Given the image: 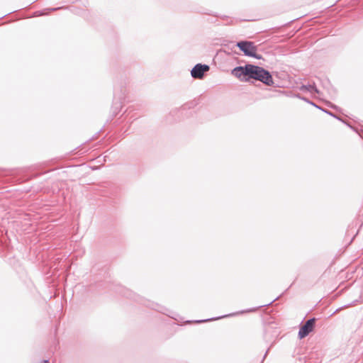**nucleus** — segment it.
I'll use <instances>...</instances> for the list:
<instances>
[{"instance_id": "nucleus-1", "label": "nucleus", "mask_w": 363, "mask_h": 363, "mask_svg": "<svg viewBox=\"0 0 363 363\" xmlns=\"http://www.w3.org/2000/svg\"><path fill=\"white\" fill-rule=\"evenodd\" d=\"M231 74L242 82L253 79L268 86H274V84L269 71L257 65L247 64L245 66H238L232 69Z\"/></svg>"}, {"instance_id": "nucleus-2", "label": "nucleus", "mask_w": 363, "mask_h": 363, "mask_svg": "<svg viewBox=\"0 0 363 363\" xmlns=\"http://www.w3.org/2000/svg\"><path fill=\"white\" fill-rule=\"evenodd\" d=\"M236 46L244 52L245 55L257 60L262 59V55L257 53V47L254 43L248 40H241L237 43Z\"/></svg>"}, {"instance_id": "nucleus-3", "label": "nucleus", "mask_w": 363, "mask_h": 363, "mask_svg": "<svg viewBox=\"0 0 363 363\" xmlns=\"http://www.w3.org/2000/svg\"><path fill=\"white\" fill-rule=\"evenodd\" d=\"M316 319L315 318H311L308 320H307L303 325H301L299 328L298 331V338L303 339L308 336L311 332L313 331V330L315 328Z\"/></svg>"}, {"instance_id": "nucleus-4", "label": "nucleus", "mask_w": 363, "mask_h": 363, "mask_svg": "<svg viewBox=\"0 0 363 363\" xmlns=\"http://www.w3.org/2000/svg\"><path fill=\"white\" fill-rule=\"evenodd\" d=\"M209 69L208 65L198 63L191 69V75L194 79H201L203 78L205 72H208Z\"/></svg>"}, {"instance_id": "nucleus-5", "label": "nucleus", "mask_w": 363, "mask_h": 363, "mask_svg": "<svg viewBox=\"0 0 363 363\" xmlns=\"http://www.w3.org/2000/svg\"><path fill=\"white\" fill-rule=\"evenodd\" d=\"M279 298V297L274 298V300H272V301L269 302L268 303H265L264 305H261L259 306H257V307H255V308H249V309H247L245 311H240V312H237L235 313H234V315H238V314H242L244 313H251V312H255L258 310V308H262V307H264V306H270L273 302H274L276 300H277ZM230 315H229L228 316H230ZM231 315H233V314H232Z\"/></svg>"}, {"instance_id": "nucleus-6", "label": "nucleus", "mask_w": 363, "mask_h": 363, "mask_svg": "<svg viewBox=\"0 0 363 363\" xmlns=\"http://www.w3.org/2000/svg\"><path fill=\"white\" fill-rule=\"evenodd\" d=\"M300 89L302 91H308L309 92L319 93V91L314 83L313 84L302 85Z\"/></svg>"}, {"instance_id": "nucleus-7", "label": "nucleus", "mask_w": 363, "mask_h": 363, "mask_svg": "<svg viewBox=\"0 0 363 363\" xmlns=\"http://www.w3.org/2000/svg\"><path fill=\"white\" fill-rule=\"evenodd\" d=\"M296 97H298V99H301V100H303V101H306V103H308V104H311L312 106H313L316 107L317 108H320V106H318V105H316L315 103H313V101H310L308 99H307V98H306V97H304V96H301V95L297 94V95H296Z\"/></svg>"}, {"instance_id": "nucleus-8", "label": "nucleus", "mask_w": 363, "mask_h": 363, "mask_svg": "<svg viewBox=\"0 0 363 363\" xmlns=\"http://www.w3.org/2000/svg\"><path fill=\"white\" fill-rule=\"evenodd\" d=\"M319 109H320V110H321V111H323V112H325V113H327V114H328V115H330V116H333V117H334V118H337V120H340V121L341 120L339 117H337L336 115H335L333 112H331V111H328V110H327V109L323 108H321V107H320V108H319Z\"/></svg>"}, {"instance_id": "nucleus-9", "label": "nucleus", "mask_w": 363, "mask_h": 363, "mask_svg": "<svg viewBox=\"0 0 363 363\" xmlns=\"http://www.w3.org/2000/svg\"><path fill=\"white\" fill-rule=\"evenodd\" d=\"M218 318H209V319H206V320H195V323H201L208 322V321H210V320H217Z\"/></svg>"}, {"instance_id": "nucleus-10", "label": "nucleus", "mask_w": 363, "mask_h": 363, "mask_svg": "<svg viewBox=\"0 0 363 363\" xmlns=\"http://www.w3.org/2000/svg\"><path fill=\"white\" fill-rule=\"evenodd\" d=\"M121 107V103H117L116 102L115 103V108H116V111H114V113L116 114H117V113L118 112V110H119V108Z\"/></svg>"}, {"instance_id": "nucleus-11", "label": "nucleus", "mask_w": 363, "mask_h": 363, "mask_svg": "<svg viewBox=\"0 0 363 363\" xmlns=\"http://www.w3.org/2000/svg\"><path fill=\"white\" fill-rule=\"evenodd\" d=\"M62 9H64V7L51 8V9H47V10L49 11H57V10Z\"/></svg>"}, {"instance_id": "nucleus-12", "label": "nucleus", "mask_w": 363, "mask_h": 363, "mask_svg": "<svg viewBox=\"0 0 363 363\" xmlns=\"http://www.w3.org/2000/svg\"><path fill=\"white\" fill-rule=\"evenodd\" d=\"M328 106L333 109H337V106L335 104H331L330 102L328 103Z\"/></svg>"}, {"instance_id": "nucleus-13", "label": "nucleus", "mask_w": 363, "mask_h": 363, "mask_svg": "<svg viewBox=\"0 0 363 363\" xmlns=\"http://www.w3.org/2000/svg\"><path fill=\"white\" fill-rule=\"evenodd\" d=\"M154 308L155 310H156V311H158L161 312V313H164V312L162 311V307L158 306L157 305L156 306V308Z\"/></svg>"}, {"instance_id": "nucleus-14", "label": "nucleus", "mask_w": 363, "mask_h": 363, "mask_svg": "<svg viewBox=\"0 0 363 363\" xmlns=\"http://www.w3.org/2000/svg\"><path fill=\"white\" fill-rule=\"evenodd\" d=\"M35 13H36V16L43 15V13L42 11H37V12H35Z\"/></svg>"}, {"instance_id": "nucleus-15", "label": "nucleus", "mask_w": 363, "mask_h": 363, "mask_svg": "<svg viewBox=\"0 0 363 363\" xmlns=\"http://www.w3.org/2000/svg\"><path fill=\"white\" fill-rule=\"evenodd\" d=\"M40 363H50V362L48 359H45L43 362H41Z\"/></svg>"}, {"instance_id": "nucleus-16", "label": "nucleus", "mask_w": 363, "mask_h": 363, "mask_svg": "<svg viewBox=\"0 0 363 363\" xmlns=\"http://www.w3.org/2000/svg\"><path fill=\"white\" fill-rule=\"evenodd\" d=\"M269 349H268V350H267V352H265V354H264V357H263V359H264L266 357V356L267 355V353H268V352H269Z\"/></svg>"}]
</instances>
